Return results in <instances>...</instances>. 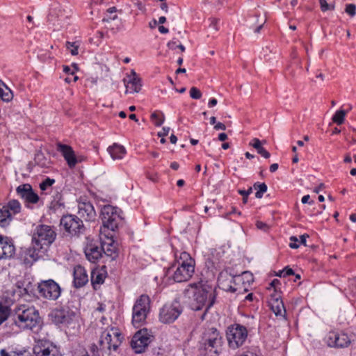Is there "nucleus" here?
<instances>
[{
  "label": "nucleus",
  "instance_id": "nucleus-28",
  "mask_svg": "<svg viewBox=\"0 0 356 356\" xmlns=\"http://www.w3.org/2000/svg\"><path fill=\"white\" fill-rule=\"evenodd\" d=\"M108 152L113 159H121L126 154L125 148L120 145L113 144L112 146L108 147Z\"/></svg>",
  "mask_w": 356,
  "mask_h": 356
},
{
  "label": "nucleus",
  "instance_id": "nucleus-56",
  "mask_svg": "<svg viewBox=\"0 0 356 356\" xmlns=\"http://www.w3.org/2000/svg\"><path fill=\"white\" fill-rule=\"evenodd\" d=\"M170 131L169 127H163L162 131L158 133L159 137H164L168 134Z\"/></svg>",
  "mask_w": 356,
  "mask_h": 356
},
{
  "label": "nucleus",
  "instance_id": "nucleus-13",
  "mask_svg": "<svg viewBox=\"0 0 356 356\" xmlns=\"http://www.w3.org/2000/svg\"><path fill=\"white\" fill-rule=\"evenodd\" d=\"M121 333L115 327L111 328L110 330H104L100 337L99 343L100 346L104 347V344H107V348L116 350L122 341Z\"/></svg>",
  "mask_w": 356,
  "mask_h": 356
},
{
  "label": "nucleus",
  "instance_id": "nucleus-18",
  "mask_svg": "<svg viewBox=\"0 0 356 356\" xmlns=\"http://www.w3.org/2000/svg\"><path fill=\"white\" fill-rule=\"evenodd\" d=\"M15 246L12 238L0 234V260L14 257Z\"/></svg>",
  "mask_w": 356,
  "mask_h": 356
},
{
  "label": "nucleus",
  "instance_id": "nucleus-34",
  "mask_svg": "<svg viewBox=\"0 0 356 356\" xmlns=\"http://www.w3.org/2000/svg\"><path fill=\"white\" fill-rule=\"evenodd\" d=\"M348 113V111L340 109L337 111L335 114L332 116L333 122L337 124L338 125H341L344 122L345 116Z\"/></svg>",
  "mask_w": 356,
  "mask_h": 356
},
{
  "label": "nucleus",
  "instance_id": "nucleus-36",
  "mask_svg": "<svg viewBox=\"0 0 356 356\" xmlns=\"http://www.w3.org/2000/svg\"><path fill=\"white\" fill-rule=\"evenodd\" d=\"M10 314V309L8 306L0 302V325L4 322Z\"/></svg>",
  "mask_w": 356,
  "mask_h": 356
},
{
  "label": "nucleus",
  "instance_id": "nucleus-50",
  "mask_svg": "<svg viewBox=\"0 0 356 356\" xmlns=\"http://www.w3.org/2000/svg\"><path fill=\"white\" fill-rule=\"evenodd\" d=\"M250 145H252L257 151L262 147V142L257 138H253L252 142L250 143Z\"/></svg>",
  "mask_w": 356,
  "mask_h": 356
},
{
  "label": "nucleus",
  "instance_id": "nucleus-17",
  "mask_svg": "<svg viewBox=\"0 0 356 356\" xmlns=\"http://www.w3.org/2000/svg\"><path fill=\"white\" fill-rule=\"evenodd\" d=\"M102 243L98 241H89L84 248V253L88 261L97 262L103 255Z\"/></svg>",
  "mask_w": 356,
  "mask_h": 356
},
{
  "label": "nucleus",
  "instance_id": "nucleus-47",
  "mask_svg": "<svg viewBox=\"0 0 356 356\" xmlns=\"http://www.w3.org/2000/svg\"><path fill=\"white\" fill-rule=\"evenodd\" d=\"M345 11L351 17H353L356 14V6L353 3L347 4Z\"/></svg>",
  "mask_w": 356,
  "mask_h": 356
},
{
  "label": "nucleus",
  "instance_id": "nucleus-12",
  "mask_svg": "<svg viewBox=\"0 0 356 356\" xmlns=\"http://www.w3.org/2000/svg\"><path fill=\"white\" fill-rule=\"evenodd\" d=\"M222 343L220 333L216 328H212L211 332L204 343L206 356H218L222 351Z\"/></svg>",
  "mask_w": 356,
  "mask_h": 356
},
{
  "label": "nucleus",
  "instance_id": "nucleus-57",
  "mask_svg": "<svg viewBox=\"0 0 356 356\" xmlns=\"http://www.w3.org/2000/svg\"><path fill=\"white\" fill-rule=\"evenodd\" d=\"M215 130H226V126L222 122H218L214 125Z\"/></svg>",
  "mask_w": 356,
  "mask_h": 356
},
{
  "label": "nucleus",
  "instance_id": "nucleus-9",
  "mask_svg": "<svg viewBox=\"0 0 356 356\" xmlns=\"http://www.w3.org/2000/svg\"><path fill=\"white\" fill-rule=\"evenodd\" d=\"M60 225L63 227L66 232L75 236L84 234L86 229L83 223V220L73 214L63 216L60 220Z\"/></svg>",
  "mask_w": 356,
  "mask_h": 356
},
{
  "label": "nucleus",
  "instance_id": "nucleus-29",
  "mask_svg": "<svg viewBox=\"0 0 356 356\" xmlns=\"http://www.w3.org/2000/svg\"><path fill=\"white\" fill-rule=\"evenodd\" d=\"M102 248H104L103 253L106 256L111 257V261L115 259L118 256L117 248L112 242L108 243H102Z\"/></svg>",
  "mask_w": 356,
  "mask_h": 356
},
{
  "label": "nucleus",
  "instance_id": "nucleus-55",
  "mask_svg": "<svg viewBox=\"0 0 356 356\" xmlns=\"http://www.w3.org/2000/svg\"><path fill=\"white\" fill-rule=\"evenodd\" d=\"M31 284L29 283L24 289V291H25V293L28 295H29L30 296H35V291L33 289H30V285Z\"/></svg>",
  "mask_w": 356,
  "mask_h": 356
},
{
  "label": "nucleus",
  "instance_id": "nucleus-62",
  "mask_svg": "<svg viewBox=\"0 0 356 356\" xmlns=\"http://www.w3.org/2000/svg\"><path fill=\"white\" fill-rule=\"evenodd\" d=\"M227 139V135L225 133H220L218 134V140L220 141H225Z\"/></svg>",
  "mask_w": 356,
  "mask_h": 356
},
{
  "label": "nucleus",
  "instance_id": "nucleus-38",
  "mask_svg": "<svg viewBox=\"0 0 356 356\" xmlns=\"http://www.w3.org/2000/svg\"><path fill=\"white\" fill-rule=\"evenodd\" d=\"M104 348V347H103V346H99V347H98L97 345L92 344L90 348V354L91 355V356H103V349ZM83 356H90V355L87 353Z\"/></svg>",
  "mask_w": 356,
  "mask_h": 356
},
{
  "label": "nucleus",
  "instance_id": "nucleus-45",
  "mask_svg": "<svg viewBox=\"0 0 356 356\" xmlns=\"http://www.w3.org/2000/svg\"><path fill=\"white\" fill-rule=\"evenodd\" d=\"M238 193L243 196V203L246 204L248 195L252 193V188L250 187L248 190H238Z\"/></svg>",
  "mask_w": 356,
  "mask_h": 356
},
{
  "label": "nucleus",
  "instance_id": "nucleus-37",
  "mask_svg": "<svg viewBox=\"0 0 356 356\" xmlns=\"http://www.w3.org/2000/svg\"><path fill=\"white\" fill-rule=\"evenodd\" d=\"M116 8L111 7L107 10V14L102 19L104 22H110L111 20H115L118 18V15L115 14Z\"/></svg>",
  "mask_w": 356,
  "mask_h": 356
},
{
  "label": "nucleus",
  "instance_id": "nucleus-27",
  "mask_svg": "<svg viewBox=\"0 0 356 356\" xmlns=\"http://www.w3.org/2000/svg\"><path fill=\"white\" fill-rule=\"evenodd\" d=\"M65 208V202L63 200L62 195L58 193L55 196H54V199L50 202L49 209L53 213H56L57 211H61Z\"/></svg>",
  "mask_w": 356,
  "mask_h": 356
},
{
  "label": "nucleus",
  "instance_id": "nucleus-39",
  "mask_svg": "<svg viewBox=\"0 0 356 356\" xmlns=\"http://www.w3.org/2000/svg\"><path fill=\"white\" fill-rule=\"evenodd\" d=\"M104 279L103 275L99 273L92 272L91 273V282L95 286V284H101L104 282Z\"/></svg>",
  "mask_w": 356,
  "mask_h": 356
},
{
  "label": "nucleus",
  "instance_id": "nucleus-4",
  "mask_svg": "<svg viewBox=\"0 0 356 356\" xmlns=\"http://www.w3.org/2000/svg\"><path fill=\"white\" fill-rule=\"evenodd\" d=\"M177 262L178 266L172 275L174 281L183 282L188 280L195 271V261L188 253L182 252Z\"/></svg>",
  "mask_w": 356,
  "mask_h": 356
},
{
  "label": "nucleus",
  "instance_id": "nucleus-11",
  "mask_svg": "<svg viewBox=\"0 0 356 356\" xmlns=\"http://www.w3.org/2000/svg\"><path fill=\"white\" fill-rule=\"evenodd\" d=\"M152 338L153 336L147 329H140L133 336L130 346L136 353H142L151 343Z\"/></svg>",
  "mask_w": 356,
  "mask_h": 356
},
{
  "label": "nucleus",
  "instance_id": "nucleus-8",
  "mask_svg": "<svg viewBox=\"0 0 356 356\" xmlns=\"http://www.w3.org/2000/svg\"><path fill=\"white\" fill-rule=\"evenodd\" d=\"M226 334L229 347L236 349L245 341L248 330L245 326L236 323L228 327Z\"/></svg>",
  "mask_w": 356,
  "mask_h": 356
},
{
  "label": "nucleus",
  "instance_id": "nucleus-2",
  "mask_svg": "<svg viewBox=\"0 0 356 356\" xmlns=\"http://www.w3.org/2000/svg\"><path fill=\"white\" fill-rule=\"evenodd\" d=\"M13 323L22 330L38 332L41 329L42 321L34 306L20 305L14 309Z\"/></svg>",
  "mask_w": 356,
  "mask_h": 356
},
{
  "label": "nucleus",
  "instance_id": "nucleus-49",
  "mask_svg": "<svg viewBox=\"0 0 356 356\" xmlns=\"http://www.w3.org/2000/svg\"><path fill=\"white\" fill-rule=\"evenodd\" d=\"M290 241H291V243H289V247L292 249H297L299 248V244L298 243V239L296 236H291L290 237Z\"/></svg>",
  "mask_w": 356,
  "mask_h": 356
},
{
  "label": "nucleus",
  "instance_id": "nucleus-59",
  "mask_svg": "<svg viewBox=\"0 0 356 356\" xmlns=\"http://www.w3.org/2000/svg\"><path fill=\"white\" fill-rule=\"evenodd\" d=\"M309 237V235L307 234H302L300 236V242L301 244H302L305 246H307L306 244V239Z\"/></svg>",
  "mask_w": 356,
  "mask_h": 356
},
{
  "label": "nucleus",
  "instance_id": "nucleus-19",
  "mask_svg": "<svg viewBox=\"0 0 356 356\" xmlns=\"http://www.w3.org/2000/svg\"><path fill=\"white\" fill-rule=\"evenodd\" d=\"M78 215L81 219L86 222L94 221L97 216L93 205L88 201L79 202Z\"/></svg>",
  "mask_w": 356,
  "mask_h": 356
},
{
  "label": "nucleus",
  "instance_id": "nucleus-33",
  "mask_svg": "<svg viewBox=\"0 0 356 356\" xmlns=\"http://www.w3.org/2000/svg\"><path fill=\"white\" fill-rule=\"evenodd\" d=\"M253 187L257 190L255 197L257 199H261L268 189L267 185L265 183L256 182L254 184Z\"/></svg>",
  "mask_w": 356,
  "mask_h": 356
},
{
  "label": "nucleus",
  "instance_id": "nucleus-46",
  "mask_svg": "<svg viewBox=\"0 0 356 356\" xmlns=\"http://www.w3.org/2000/svg\"><path fill=\"white\" fill-rule=\"evenodd\" d=\"M57 8H51L48 16V21L53 22L54 18H58L61 15V10H56Z\"/></svg>",
  "mask_w": 356,
  "mask_h": 356
},
{
  "label": "nucleus",
  "instance_id": "nucleus-51",
  "mask_svg": "<svg viewBox=\"0 0 356 356\" xmlns=\"http://www.w3.org/2000/svg\"><path fill=\"white\" fill-rule=\"evenodd\" d=\"M256 226L259 229H261L264 232H267L269 229V226L266 223L261 221H257L256 222Z\"/></svg>",
  "mask_w": 356,
  "mask_h": 356
},
{
  "label": "nucleus",
  "instance_id": "nucleus-5",
  "mask_svg": "<svg viewBox=\"0 0 356 356\" xmlns=\"http://www.w3.org/2000/svg\"><path fill=\"white\" fill-rule=\"evenodd\" d=\"M122 211L111 205H105L101 211V219L104 229L115 231L122 223Z\"/></svg>",
  "mask_w": 356,
  "mask_h": 356
},
{
  "label": "nucleus",
  "instance_id": "nucleus-16",
  "mask_svg": "<svg viewBox=\"0 0 356 356\" xmlns=\"http://www.w3.org/2000/svg\"><path fill=\"white\" fill-rule=\"evenodd\" d=\"M326 341L328 346L335 348H346L351 343L347 334L335 331H331L327 334Z\"/></svg>",
  "mask_w": 356,
  "mask_h": 356
},
{
  "label": "nucleus",
  "instance_id": "nucleus-41",
  "mask_svg": "<svg viewBox=\"0 0 356 356\" xmlns=\"http://www.w3.org/2000/svg\"><path fill=\"white\" fill-rule=\"evenodd\" d=\"M65 46L70 51L72 55L76 56L78 54L79 45L76 42H67Z\"/></svg>",
  "mask_w": 356,
  "mask_h": 356
},
{
  "label": "nucleus",
  "instance_id": "nucleus-22",
  "mask_svg": "<svg viewBox=\"0 0 356 356\" xmlns=\"http://www.w3.org/2000/svg\"><path fill=\"white\" fill-rule=\"evenodd\" d=\"M57 150L61 153L70 168H74L78 163L75 153L71 146L58 143Z\"/></svg>",
  "mask_w": 356,
  "mask_h": 356
},
{
  "label": "nucleus",
  "instance_id": "nucleus-3",
  "mask_svg": "<svg viewBox=\"0 0 356 356\" xmlns=\"http://www.w3.org/2000/svg\"><path fill=\"white\" fill-rule=\"evenodd\" d=\"M193 290V301L191 307L193 310L199 311L205 307L202 314L203 319L208 310L214 305L216 299L215 288L209 284H202L200 286L191 285Z\"/></svg>",
  "mask_w": 356,
  "mask_h": 356
},
{
  "label": "nucleus",
  "instance_id": "nucleus-32",
  "mask_svg": "<svg viewBox=\"0 0 356 356\" xmlns=\"http://www.w3.org/2000/svg\"><path fill=\"white\" fill-rule=\"evenodd\" d=\"M35 163L40 165L42 168L47 167L49 164L47 159L45 157L44 154L42 152V151H38L35 154L34 158Z\"/></svg>",
  "mask_w": 356,
  "mask_h": 356
},
{
  "label": "nucleus",
  "instance_id": "nucleus-24",
  "mask_svg": "<svg viewBox=\"0 0 356 356\" xmlns=\"http://www.w3.org/2000/svg\"><path fill=\"white\" fill-rule=\"evenodd\" d=\"M124 82L127 88L126 92H138L141 89V79L134 71L131 72V75L127 79H124Z\"/></svg>",
  "mask_w": 356,
  "mask_h": 356
},
{
  "label": "nucleus",
  "instance_id": "nucleus-53",
  "mask_svg": "<svg viewBox=\"0 0 356 356\" xmlns=\"http://www.w3.org/2000/svg\"><path fill=\"white\" fill-rule=\"evenodd\" d=\"M257 153L259 154L261 156L265 159H268L270 156V154L263 147L259 148L257 151Z\"/></svg>",
  "mask_w": 356,
  "mask_h": 356
},
{
  "label": "nucleus",
  "instance_id": "nucleus-21",
  "mask_svg": "<svg viewBox=\"0 0 356 356\" xmlns=\"http://www.w3.org/2000/svg\"><path fill=\"white\" fill-rule=\"evenodd\" d=\"M16 191L27 203L36 204L39 201L38 195L33 191L29 184L19 185Z\"/></svg>",
  "mask_w": 356,
  "mask_h": 356
},
{
  "label": "nucleus",
  "instance_id": "nucleus-35",
  "mask_svg": "<svg viewBox=\"0 0 356 356\" xmlns=\"http://www.w3.org/2000/svg\"><path fill=\"white\" fill-rule=\"evenodd\" d=\"M8 211H12L14 214L19 213L21 211V204L18 200H12L8 202L7 206H4Z\"/></svg>",
  "mask_w": 356,
  "mask_h": 356
},
{
  "label": "nucleus",
  "instance_id": "nucleus-23",
  "mask_svg": "<svg viewBox=\"0 0 356 356\" xmlns=\"http://www.w3.org/2000/svg\"><path fill=\"white\" fill-rule=\"evenodd\" d=\"M73 277V285L76 289L83 287L88 282L86 270L80 265L76 266L74 268Z\"/></svg>",
  "mask_w": 356,
  "mask_h": 356
},
{
  "label": "nucleus",
  "instance_id": "nucleus-42",
  "mask_svg": "<svg viewBox=\"0 0 356 356\" xmlns=\"http://www.w3.org/2000/svg\"><path fill=\"white\" fill-rule=\"evenodd\" d=\"M151 120L156 127L161 126L164 122V118L163 117L162 118H160L159 115L156 112L152 113Z\"/></svg>",
  "mask_w": 356,
  "mask_h": 356
},
{
  "label": "nucleus",
  "instance_id": "nucleus-54",
  "mask_svg": "<svg viewBox=\"0 0 356 356\" xmlns=\"http://www.w3.org/2000/svg\"><path fill=\"white\" fill-rule=\"evenodd\" d=\"M283 272H284V277H285L286 276L295 275L294 270L292 268H291L289 266H286L283 269Z\"/></svg>",
  "mask_w": 356,
  "mask_h": 356
},
{
  "label": "nucleus",
  "instance_id": "nucleus-30",
  "mask_svg": "<svg viewBox=\"0 0 356 356\" xmlns=\"http://www.w3.org/2000/svg\"><path fill=\"white\" fill-rule=\"evenodd\" d=\"M10 212L5 207L0 208V226L6 227L12 220Z\"/></svg>",
  "mask_w": 356,
  "mask_h": 356
},
{
  "label": "nucleus",
  "instance_id": "nucleus-52",
  "mask_svg": "<svg viewBox=\"0 0 356 356\" xmlns=\"http://www.w3.org/2000/svg\"><path fill=\"white\" fill-rule=\"evenodd\" d=\"M74 70H72L70 67L65 65L63 67V71L67 74H74L75 71L77 70L76 64H73Z\"/></svg>",
  "mask_w": 356,
  "mask_h": 356
},
{
  "label": "nucleus",
  "instance_id": "nucleus-26",
  "mask_svg": "<svg viewBox=\"0 0 356 356\" xmlns=\"http://www.w3.org/2000/svg\"><path fill=\"white\" fill-rule=\"evenodd\" d=\"M205 266L212 273L220 269L219 259L213 252L205 255Z\"/></svg>",
  "mask_w": 356,
  "mask_h": 356
},
{
  "label": "nucleus",
  "instance_id": "nucleus-43",
  "mask_svg": "<svg viewBox=\"0 0 356 356\" xmlns=\"http://www.w3.org/2000/svg\"><path fill=\"white\" fill-rule=\"evenodd\" d=\"M319 3L323 12L333 10L334 9V6L327 3L326 0H319Z\"/></svg>",
  "mask_w": 356,
  "mask_h": 356
},
{
  "label": "nucleus",
  "instance_id": "nucleus-10",
  "mask_svg": "<svg viewBox=\"0 0 356 356\" xmlns=\"http://www.w3.org/2000/svg\"><path fill=\"white\" fill-rule=\"evenodd\" d=\"M37 291L40 296L50 300H56L61 293L60 286L51 279L43 280L38 283Z\"/></svg>",
  "mask_w": 356,
  "mask_h": 356
},
{
  "label": "nucleus",
  "instance_id": "nucleus-31",
  "mask_svg": "<svg viewBox=\"0 0 356 356\" xmlns=\"http://www.w3.org/2000/svg\"><path fill=\"white\" fill-rule=\"evenodd\" d=\"M0 96L3 101L8 102L13 97L12 91L0 80Z\"/></svg>",
  "mask_w": 356,
  "mask_h": 356
},
{
  "label": "nucleus",
  "instance_id": "nucleus-40",
  "mask_svg": "<svg viewBox=\"0 0 356 356\" xmlns=\"http://www.w3.org/2000/svg\"><path fill=\"white\" fill-rule=\"evenodd\" d=\"M54 183L55 179L47 177L40 184V188L41 191H46L48 187L51 186Z\"/></svg>",
  "mask_w": 356,
  "mask_h": 356
},
{
  "label": "nucleus",
  "instance_id": "nucleus-14",
  "mask_svg": "<svg viewBox=\"0 0 356 356\" xmlns=\"http://www.w3.org/2000/svg\"><path fill=\"white\" fill-rule=\"evenodd\" d=\"M33 356H62L59 348L49 341H40L33 348Z\"/></svg>",
  "mask_w": 356,
  "mask_h": 356
},
{
  "label": "nucleus",
  "instance_id": "nucleus-20",
  "mask_svg": "<svg viewBox=\"0 0 356 356\" xmlns=\"http://www.w3.org/2000/svg\"><path fill=\"white\" fill-rule=\"evenodd\" d=\"M235 276L232 275L228 270L225 269L222 270L218 277V286L220 289L228 291L234 293L236 291V289L232 286V284L235 282Z\"/></svg>",
  "mask_w": 356,
  "mask_h": 356
},
{
  "label": "nucleus",
  "instance_id": "nucleus-48",
  "mask_svg": "<svg viewBox=\"0 0 356 356\" xmlns=\"http://www.w3.org/2000/svg\"><path fill=\"white\" fill-rule=\"evenodd\" d=\"M209 27L213 29L214 31H217L219 29L218 24L220 22V19L217 18H211Z\"/></svg>",
  "mask_w": 356,
  "mask_h": 356
},
{
  "label": "nucleus",
  "instance_id": "nucleus-15",
  "mask_svg": "<svg viewBox=\"0 0 356 356\" xmlns=\"http://www.w3.org/2000/svg\"><path fill=\"white\" fill-rule=\"evenodd\" d=\"M49 318L56 325L69 324L74 316V313L69 308H56L49 314Z\"/></svg>",
  "mask_w": 356,
  "mask_h": 356
},
{
  "label": "nucleus",
  "instance_id": "nucleus-64",
  "mask_svg": "<svg viewBox=\"0 0 356 356\" xmlns=\"http://www.w3.org/2000/svg\"><path fill=\"white\" fill-rule=\"evenodd\" d=\"M0 356H13V355H10L5 349H1L0 351Z\"/></svg>",
  "mask_w": 356,
  "mask_h": 356
},
{
  "label": "nucleus",
  "instance_id": "nucleus-25",
  "mask_svg": "<svg viewBox=\"0 0 356 356\" xmlns=\"http://www.w3.org/2000/svg\"><path fill=\"white\" fill-rule=\"evenodd\" d=\"M272 300L270 302V307L275 316H284L286 314V309L284 308V303L280 300V296H277L276 294L271 296Z\"/></svg>",
  "mask_w": 356,
  "mask_h": 356
},
{
  "label": "nucleus",
  "instance_id": "nucleus-63",
  "mask_svg": "<svg viewBox=\"0 0 356 356\" xmlns=\"http://www.w3.org/2000/svg\"><path fill=\"white\" fill-rule=\"evenodd\" d=\"M278 164L277 163H273L272 165H270V172H275L277 169H278Z\"/></svg>",
  "mask_w": 356,
  "mask_h": 356
},
{
  "label": "nucleus",
  "instance_id": "nucleus-61",
  "mask_svg": "<svg viewBox=\"0 0 356 356\" xmlns=\"http://www.w3.org/2000/svg\"><path fill=\"white\" fill-rule=\"evenodd\" d=\"M325 188V184L321 183L319 184L318 186L316 187L314 189V192L315 193H318L322 189H323Z\"/></svg>",
  "mask_w": 356,
  "mask_h": 356
},
{
  "label": "nucleus",
  "instance_id": "nucleus-60",
  "mask_svg": "<svg viewBox=\"0 0 356 356\" xmlns=\"http://www.w3.org/2000/svg\"><path fill=\"white\" fill-rule=\"evenodd\" d=\"M217 103H218V101L216 99L211 98L209 101L208 106H209V107H213V106H216L217 104Z\"/></svg>",
  "mask_w": 356,
  "mask_h": 356
},
{
  "label": "nucleus",
  "instance_id": "nucleus-1",
  "mask_svg": "<svg viewBox=\"0 0 356 356\" xmlns=\"http://www.w3.org/2000/svg\"><path fill=\"white\" fill-rule=\"evenodd\" d=\"M56 233L51 226L39 225L35 228L31 246L25 250L24 261L32 265L42 257L56 238Z\"/></svg>",
  "mask_w": 356,
  "mask_h": 356
},
{
  "label": "nucleus",
  "instance_id": "nucleus-58",
  "mask_svg": "<svg viewBox=\"0 0 356 356\" xmlns=\"http://www.w3.org/2000/svg\"><path fill=\"white\" fill-rule=\"evenodd\" d=\"M309 198H310V196L309 195H304L301 200L302 203V204L309 203V204H312L314 203V201L309 202Z\"/></svg>",
  "mask_w": 356,
  "mask_h": 356
},
{
  "label": "nucleus",
  "instance_id": "nucleus-44",
  "mask_svg": "<svg viewBox=\"0 0 356 356\" xmlns=\"http://www.w3.org/2000/svg\"><path fill=\"white\" fill-rule=\"evenodd\" d=\"M190 96L192 99H200L202 97V92L196 87H192L190 89Z\"/></svg>",
  "mask_w": 356,
  "mask_h": 356
},
{
  "label": "nucleus",
  "instance_id": "nucleus-7",
  "mask_svg": "<svg viewBox=\"0 0 356 356\" xmlns=\"http://www.w3.org/2000/svg\"><path fill=\"white\" fill-rule=\"evenodd\" d=\"M184 307L175 299L171 303L164 305L159 312V321L165 324L173 323L183 312Z\"/></svg>",
  "mask_w": 356,
  "mask_h": 356
},
{
  "label": "nucleus",
  "instance_id": "nucleus-6",
  "mask_svg": "<svg viewBox=\"0 0 356 356\" xmlns=\"http://www.w3.org/2000/svg\"><path fill=\"white\" fill-rule=\"evenodd\" d=\"M150 300L146 295H142L133 307L132 323L135 327L140 326L147 318L150 308Z\"/></svg>",
  "mask_w": 356,
  "mask_h": 356
}]
</instances>
